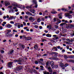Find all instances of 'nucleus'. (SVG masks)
I'll list each match as a JSON object with an SVG mask.
<instances>
[{"label": "nucleus", "instance_id": "f257e3e1", "mask_svg": "<svg viewBox=\"0 0 74 74\" xmlns=\"http://www.w3.org/2000/svg\"><path fill=\"white\" fill-rule=\"evenodd\" d=\"M66 28H71V27H74V25L71 24H68L65 25Z\"/></svg>", "mask_w": 74, "mask_h": 74}, {"label": "nucleus", "instance_id": "f03ea898", "mask_svg": "<svg viewBox=\"0 0 74 74\" xmlns=\"http://www.w3.org/2000/svg\"><path fill=\"white\" fill-rule=\"evenodd\" d=\"M53 37H54L53 38V40H58V39H59V37L57 36V35H53Z\"/></svg>", "mask_w": 74, "mask_h": 74}, {"label": "nucleus", "instance_id": "7ed1b4c3", "mask_svg": "<svg viewBox=\"0 0 74 74\" xmlns=\"http://www.w3.org/2000/svg\"><path fill=\"white\" fill-rule=\"evenodd\" d=\"M13 63L12 62H10L8 63L7 66L8 67H11L12 66V64Z\"/></svg>", "mask_w": 74, "mask_h": 74}, {"label": "nucleus", "instance_id": "20e7f679", "mask_svg": "<svg viewBox=\"0 0 74 74\" xmlns=\"http://www.w3.org/2000/svg\"><path fill=\"white\" fill-rule=\"evenodd\" d=\"M22 61V59L20 58V60H14V62H21Z\"/></svg>", "mask_w": 74, "mask_h": 74}, {"label": "nucleus", "instance_id": "39448f33", "mask_svg": "<svg viewBox=\"0 0 74 74\" xmlns=\"http://www.w3.org/2000/svg\"><path fill=\"white\" fill-rule=\"evenodd\" d=\"M18 45L20 47H21V48H22V49H24L25 48V46L23 45V44L20 43Z\"/></svg>", "mask_w": 74, "mask_h": 74}, {"label": "nucleus", "instance_id": "423d86ee", "mask_svg": "<svg viewBox=\"0 0 74 74\" xmlns=\"http://www.w3.org/2000/svg\"><path fill=\"white\" fill-rule=\"evenodd\" d=\"M33 3L35 4V8H37V6H38V5H37V1L36 0H33Z\"/></svg>", "mask_w": 74, "mask_h": 74}, {"label": "nucleus", "instance_id": "0eeeda50", "mask_svg": "<svg viewBox=\"0 0 74 74\" xmlns=\"http://www.w3.org/2000/svg\"><path fill=\"white\" fill-rule=\"evenodd\" d=\"M23 68L22 66H19L18 67L16 68V70H17L18 71H19V70H21Z\"/></svg>", "mask_w": 74, "mask_h": 74}, {"label": "nucleus", "instance_id": "6e6552de", "mask_svg": "<svg viewBox=\"0 0 74 74\" xmlns=\"http://www.w3.org/2000/svg\"><path fill=\"white\" fill-rule=\"evenodd\" d=\"M5 6H8L9 5H10V3L8 1H5Z\"/></svg>", "mask_w": 74, "mask_h": 74}, {"label": "nucleus", "instance_id": "1a4fd4ad", "mask_svg": "<svg viewBox=\"0 0 74 74\" xmlns=\"http://www.w3.org/2000/svg\"><path fill=\"white\" fill-rule=\"evenodd\" d=\"M49 59H52V60H58V59L56 57L50 58H49Z\"/></svg>", "mask_w": 74, "mask_h": 74}, {"label": "nucleus", "instance_id": "9d476101", "mask_svg": "<svg viewBox=\"0 0 74 74\" xmlns=\"http://www.w3.org/2000/svg\"><path fill=\"white\" fill-rule=\"evenodd\" d=\"M29 21H33V22L35 19H34V17H31L29 18Z\"/></svg>", "mask_w": 74, "mask_h": 74}, {"label": "nucleus", "instance_id": "9b49d317", "mask_svg": "<svg viewBox=\"0 0 74 74\" xmlns=\"http://www.w3.org/2000/svg\"><path fill=\"white\" fill-rule=\"evenodd\" d=\"M32 71L34 72V73H35V74H38V73H37V71L36 70V69H32Z\"/></svg>", "mask_w": 74, "mask_h": 74}, {"label": "nucleus", "instance_id": "f8f14e48", "mask_svg": "<svg viewBox=\"0 0 74 74\" xmlns=\"http://www.w3.org/2000/svg\"><path fill=\"white\" fill-rule=\"evenodd\" d=\"M50 65L49 64V62H47L46 63V67L47 68H48V67H49Z\"/></svg>", "mask_w": 74, "mask_h": 74}, {"label": "nucleus", "instance_id": "ddd939ff", "mask_svg": "<svg viewBox=\"0 0 74 74\" xmlns=\"http://www.w3.org/2000/svg\"><path fill=\"white\" fill-rule=\"evenodd\" d=\"M67 25V24L64 23H63L60 24V26H63L64 25V26H66Z\"/></svg>", "mask_w": 74, "mask_h": 74}, {"label": "nucleus", "instance_id": "4468645a", "mask_svg": "<svg viewBox=\"0 0 74 74\" xmlns=\"http://www.w3.org/2000/svg\"><path fill=\"white\" fill-rule=\"evenodd\" d=\"M52 50H55L56 51H58V49L55 47H54L52 48Z\"/></svg>", "mask_w": 74, "mask_h": 74}, {"label": "nucleus", "instance_id": "2eb2a0df", "mask_svg": "<svg viewBox=\"0 0 74 74\" xmlns=\"http://www.w3.org/2000/svg\"><path fill=\"white\" fill-rule=\"evenodd\" d=\"M44 74H49V72H47V71H45L43 72Z\"/></svg>", "mask_w": 74, "mask_h": 74}, {"label": "nucleus", "instance_id": "dca6fc26", "mask_svg": "<svg viewBox=\"0 0 74 74\" xmlns=\"http://www.w3.org/2000/svg\"><path fill=\"white\" fill-rule=\"evenodd\" d=\"M48 69L49 70V72H50L51 73L52 72V70H51V67H49L48 68Z\"/></svg>", "mask_w": 74, "mask_h": 74}, {"label": "nucleus", "instance_id": "f3484780", "mask_svg": "<svg viewBox=\"0 0 74 74\" xmlns=\"http://www.w3.org/2000/svg\"><path fill=\"white\" fill-rule=\"evenodd\" d=\"M62 22V21L61 20H59L58 22H57V23H56V24L57 25H59V23H61V22Z\"/></svg>", "mask_w": 74, "mask_h": 74}, {"label": "nucleus", "instance_id": "a211bd4d", "mask_svg": "<svg viewBox=\"0 0 74 74\" xmlns=\"http://www.w3.org/2000/svg\"><path fill=\"white\" fill-rule=\"evenodd\" d=\"M26 14H27V15H32V14L29 12H26Z\"/></svg>", "mask_w": 74, "mask_h": 74}, {"label": "nucleus", "instance_id": "6ab92c4d", "mask_svg": "<svg viewBox=\"0 0 74 74\" xmlns=\"http://www.w3.org/2000/svg\"><path fill=\"white\" fill-rule=\"evenodd\" d=\"M46 36L47 37H51V36H52V35L50 34H47L46 35Z\"/></svg>", "mask_w": 74, "mask_h": 74}, {"label": "nucleus", "instance_id": "aec40b11", "mask_svg": "<svg viewBox=\"0 0 74 74\" xmlns=\"http://www.w3.org/2000/svg\"><path fill=\"white\" fill-rule=\"evenodd\" d=\"M68 58H70V59H74V56H69Z\"/></svg>", "mask_w": 74, "mask_h": 74}, {"label": "nucleus", "instance_id": "412c9836", "mask_svg": "<svg viewBox=\"0 0 74 74\" xmlns=\"http://www.w3.org/2000/svg\"><path fill=\"white\" fill-rule=\"evenodd\" d=\"M26 39H27V40H32V37H27Z\"/></svg>", "mask_w": 74, "mask_h": 74}, {"label": "nucleus", "instance_id": "4be33fe9", "mask_svg": "<svg viewBox=\"0 0 74 74\" xmlns=\"http://www.w3.org/2000/svg\"><path fill=\"white\" fill-rule=\"evenodd\" d=\"M61 10L62 11H67V9H65L64 8H62Z\"/></svg>", "mask_w": 74, "mask_h": 74}, {"label": "nucleus", "instance_id": "5701e85b", "mask_svg": "<svg viewBox=\"0 0 74 74\" xmlns=\"http://www.w3.org/2000/svg\"><path fill=\"white\" fill-rule=\"evenodd\" d=\"M7 27H8V28H11V25L10 24L8 25L7 26Z\"/></svg>", "mask_w": 74, "mask_h": 74}, {"label": "nucleus", "instance_id": "b1692460", "mask_svg": "<svg viewBox=\"0 0 74 74\" xmlns=\"http://www.w3.org/2000/svg\"><path fill=\"white\" fill-rule=\"evenodd\" d=\"M12 5L14 7H17L18 6V5L16 3H13Z\"/></svg>", "mask_w": 74, "mask_h": 74}, {"label": "nucleus", "instance_id": "393cba45", "mask_svg": "<svg viewBox=\"0 0 74 74\" xmlns=\"http://www.w3.org/2000/svg\"><path fill=\"white\" fill-rule=\"evenodd\" d=\"M59 65L61 67L64 66V64L63 63H60L59 64Z\"/></svg>", "mask_w": 74, "mask_h": 74}, {"label": "nucleus", "instance_id": "a878e982", "mask_svg": "<svg viewBox=\"0 0 74 74\" xmlns=\"http://www.w3.org/2000/svg\"><path fill=\"white\" fill-rule=\"evenodd\" d=\"M32 5H31V6H26V8H32Z\"/></svg>", "mask_w": 74, "mask_h": 74}, {"label": "nucleus", "instance_id": "bb28decb", "mask_svg": "<svg viewBox=\"0 0 74 74\" xmlns=\"http://www.w3.org/2000/svg\"><path fill=\"white\" fill-rule=\"evenodd\" d=\"M50 64L51 65L54 64V62L53 61H51L50 62Z\"/></svg>", "mask_w": 74, "mask_h": 74}, {"label": "nucleus", "instance_id": "cd10ccee", "mask_svg": "<svg viewBox=\"0 0 74 74\" xmlns=\"http://www.w3.org/2000/svg\"><path fill=\"white\" fill-rule=\"evenodd\" d=\"M51 14H57V12H56V11H54V12H51Z\"/></svg>", "mask_w": 74, "mask_h": 74}, {"label": "nucleus", "instance_id": "c85d7f7f", "mask_svg": "<svg viewBox=\"0 0 74 74\" xmlns=\"http://www.w3.org/2000/svg\"><path fill=\"white\" fill-rule=\"evenodd\" d=\"M34 48L35 49H38V46H37V45H35Z\"/></svg>", "mask_w": 74, "mask_h": 74}, {"label": "nucleus", "instance_id": "c756f323", "mask_svg": "<svg viewBox=\"0 0 74 74\" xmlns=\"http://www.w3.org/2000/svg\"><path fill=\"white\" fill-rule=\"evenodd\" d=\"M32 70H33V69H32V70L29 69V73H30L31 74H32V73H33V72L32 71Z\"/></svg>", "mask_w": 74, "mask_h": 74}, {"label": "nucleus", "instance_id": "7c9ffc66", "mask_svg": "<svg viewBox=\"0 0 74 74\" xmlns=\"http://www.w3.org/2000/svg\"><path fill=\"white\" fill-rule=\"evenodd\" d=\"M54 27H55V28H56V29H58V28L59 27V26L57 25H54Z\"/></svg>", "mask_w": 74, "mask_h": 74}, {"label": "nucleus", "instance_id": "2f4dec72", "mask_svg": "<svg viewBox=\"0 0 74 74\" xmlns=\"http://www.w3.org/2000/svg\"><path fill=\"white\" fill-rule=\"evenodd\" d=\"M70 62H72V63H74V60H69Z\"/></svg>", "mask_w": 74, "mask_h": 74}, {"label": "nucleus", "instance_id": "473e14b6", "mask_svg": "<svg viewBox=\"0 0 74 74\" xmlns=\"http://www.w3.org/2000/svg\"><path fill=\"white\" fill-rule=\"evenodd\" d=\"M41 21V18H39L37 20V21L38 22H40Z\"/></svg>", "mask_w": 74, "mask_h": 74}, {"label": "nucleus", "instance_id": "72a5a7b5", "mask_svg": "<svg viewBox=\"0 0 74 74\" xmlns=\"http://www.w3.org/2000/svg\"><path fill=\"white\" fill-rule=\"evenodd\" d=\"M43 62V59L42 58H41L40 59V61L39 62H40L41 63V62Z\"/></svg>", "mask_w": 74, "mask_h": 74}, {"label": "nucleus", "instance_id": "f704fd0d", "mask_svg": "<svg viewBox=\"0 0 74 74\" xmlns=\"http://www.w3.org/2000/svg\"><path fill=\"white\" fill-rule=\"evenodd\" d=\"M23 37L24 38H25V39H27V37H26V35H23Z\"/></svg>", "mask_w": 74, "mask_h": 74}, {"label": "nucleus", "instance_id": "c9c22d12", "mask_svg": "<svg viewBox=\"0 0 74 74\" xmlns=\"http://www.w3.org/2000/svg\"><path fill=\"white\" fill-rule=\"evenodd\" d=\"M69 14H70L68 13L65 14L66 16H69Z\"/></svg>", "mask_w": 74, "mask_h": 74}, {"label": "nucleus", "instance_id": "e433bc0d", "mask_svg": "<svg viewBox=\"0 0 74 74\" xmlns=\"http://www.w3.org/2000/svg\"><path fill=\"white\" fill-rule=\"evenodd\" d=\"M68 17L69 19H71V18H72V16L71 15H69Z\"/></svg>", "mask_w": 74, "mask_h": 74}, {"label": "nucleus", "instance_id": "4c0bfd02", "mask_svg": "<svg viewBox=\"0 0 74 74\" xmlns=\"http://www.w3.org/2000/svg\"><path fill=\"white\" fill-rule=\"evenodd\" d=\"M13 36V34H8V36H10V37H12Z\"/></svg>", "mask_w": 74, "mask_h": 74}, {"label": "nucleus", "instance_id": "58836bf2", "mask_svg": "<svg viewBox=\"0 0 74 74\" xmlns=\"http://www.w3.org/2000/svg\"><path fill=\"white\" fill-rule=\"evenodd\" d=\"M28 16H27V15H25L24 17V18L25 19H27L28 18Z\"/></svg>", "mask_w": 74, "mask_h": 74}, {"label": "nucleus", "instance_id": "ea45409f", "mask_svg": "<svg viewBox=\"0 0 74 74\" xmlns=\"http://www.w3.org/2000/svg\"><path fill=\"white\" fill-rule=\"evenodd\" d=\"M58 56H59L60 57H63V55L62 54H59Z\"/></svg>", "mask_w": 74, "mask_h": 74}, {"label": "nucleus", "instance_id": "a19ab883", "mask_svg": "<svg viewBox=\"0 0 74 74\" xmlns=\"http://www.w3.org/2000/svg\"><path fill=\"white\" fill-rule=\"evenodd\" d=\"M51 67H52V68L53 69L54 68H55V65L54 64L53 65H51Z\"/></svg>", "mask_w": 74, "mask_h": 74}, {"label": "nucleus", "instance_id": "79ce46f5", "mask_svg": "<svg viewBox=\"0 0 74 74\" xmlns=\"http://www.w3.org/2000/svg\"><path fill=\"white\" fill-rule=\"evenodd\" d=\"M69 66V64H66L64 65V66L65 67H66L67 66Z\"/></svg>", "mask_w": 74, "mask_h": 74}, {"label": "nucleus", "instance_id": "37998d69", "mask_svg": "<svg viewBox=\"0 0 74 74\" xmlns=\"http://www.w3.org/2000/svg\"><path fill=\"white\" fill-rule=\"evenodd\" d=\"M23 24L24 26H26V23L25 22H23Z\"/></svg>", "mask_w": 74, "mask_h": 74}, {"label": "nucleus", "instance_id": "c03bdc74", "mask_svg": "<svg viewBox=\"0 0 74 74\" xmlns=\"http://www.w3.org/2000/svg\"><path fill=\"white\" fill-rule=\"evenodd\" d=\"M68 57H67V56L65 55L64 56V59H68Z\"/></svg>", "mask_w": 74, "mask_h": 74}, {"label": "nucleus", "instance_id": "a18cd8bd", "mask_svg": "<svg viewBox=\"0 0 74 74\" xmlns=\"http://www.w3.org/2000/svg\"><path fill=\"white\" fill-rule=\"evenodd\" d=\"M14 18V16H12L11 17H9V19H12Z\"/></svg>", "mask_w": 74, "mask_h": 74}, {"label": "nucleus", "instance_id": "49530a36", "mask_svg": "<svg viewBox=\"0 0 74 74\" xmlns=\"http://www.w3.org/2000/svg\"><path fill=\"white\" fill-rule=\"evenodd\" d=\"M1 53H4V50H1Z\"/></svg>", "mask_w": 74, "mask_h": 74}, {"label": "nucleus", "instance_id": "de8ad7c7", "mask_svg": "<svg viewBox=\"0 0 74 74\" xmlns=\"http://www.w3.org/2000/svg\"><path fill=\"white\" fill-rule=\"evenodd\" d=\"M30 11L32 13L34 11H35V10H32V9H31L30 10Z\"/></svg>", "mask_w": 74, "mask_h": 74}, {"label": "nucleus", "instance_id": "09e8293b", "mask_svg": "<svg viewBox=\"0 0 74 74\" xmlns=\"http://www.w3.org/2000/svg\"><path fill=\"white\" fill-rule=\"evenodd\" d=\"M11 11L12 12V13H14V10H13V9H11Z\"/></svg>", "mask_w": 74, "mask_h": 74}, {"label": "nucleus", "instance_id": "8fccbe9b", "mask_svg": "<svg viewBox=\"0 0 74 74\" xmlns=\"http://www.w3.org/2000/svg\"><path fill=\"white\" fill-rule=\"evenodd\" d=\"M10 23L11 24H14V22L12 21H10Z\"/></svg>", "mask_w": 74, "mask_h": 74}, {"label": "nucleus", "instance_id": "3c124183", "mask_svg": "<svg viewBox=\"0 0 74 74\" xmlns=\"http://www.w3.org/2000/svg\"><path fill=\"white\" fill-rule=\"evenodd\" d=\"M56 21V18L55 17L54 18V21H53V22H55Z\"/></svg>", "mask_w": 74, "mask_h": 74}, {"label": "nucleus", "instance_id": "603ef678", "mask_svg": "<svg viewBox=\"0 0 74 74\" xmlns=\"http://www.w3.org/2000/svg\"><path fill=\"white\" fill-rule=\"evenodd\" d=\"M8 32V33H10V32H11V29L9 30H7Z\"/></svg>", "mask_w": 74, "mask_h": 74}, {"label": "nucleus", "instance_id": "864d4df0", "mask_svg": "<svg viewBox=\"0 0 74 74\" xmlns=\"http://www.w3.org/2000/svg\"><path fill=\"white\" fill-rule=\"evenodd\" d=\"M44 41H47V40H45L44 39H42V42H44Z\"/></svg>", "mask_w": 74, "mask_h": 74}, {"label": "nucleus", "instance_id": "5fc2aeb1", "mask_svg": "<svg viewBox=\"0 0 74 74\" xmlns=\"http://www.w3.org/2000/svg\"><path fill=\"white\" fill-rule=\"evenodd\" d=\"M61 69H62L63 70H64L65 69V67L64 66H63L61 67Z\"/></svg>", "mask_w": 74, "mask_h": 74}, {"label": "nucleus", "instance_id": "6e6d98bb", "mask_svg": "<svg viewBox=\"0 0 74 74\" xmlns=\"http://www.w3.org/2000/svg\"><path fill=\"white\" fill-rule=\"evenodd\" d=\"M8 33H9L8 32H7L5 34V35L6 36H8Z\"/></svg>", "mask_w": 74, "mask_h": 74}, {"label": "nucleus", "instance_id": "4d7b16f0", "mask_svg": "<svg viewBox=\"0 0 74 74\" xmlns=\"http://www.w3.org/2000/svg\"><path fill=\"white\" fill-rule=\"evenodd\" d=\"M3 29V27L1 26H0V30H2Z\"/></svg>", "mask_w": 74, "mask_h": 74}, {"label": "nucleus", "instance_id": "13d9d810", "mask_svg": "<svg viewBox=\"0 0 74 74\" xmlns=\"http://www.w3.org/2000/svg\"><path fill=\"white\" fill-rule=\"evenodd\" d=\"M64 52H65V50L64 49H63L62 50V53H63Z\"/></svg>", "mask_w": 74, "mask_h": 74}, {"label": "nucleus", "instance_id": "bf43d9fd", "mask_svg": "<svg viewBox=\"0 0 74 74\" xmlns=\"http://www.w3.org/2000/svg\"><path fill=\"white\" fill-rule=\"evenodd\" d=\"M13 32H15L16 33H17V31H16L15 29H13Z\"/></svg>", "mask_w": 74, "mask_h": 74}, {"label": "nucleus", "instance_id": "052dcab7", "mask_svg": "<svg viewBox=\"0 0 74 74\" xmlns=\"http://www.w3.org/2000/svg\"><path fill=\"white\" fill-rule=\"evenodd\" d=\"M66 48L67 49H69V46L68 45L66 46Z\"/></svg>", "mask_w": 74, "mask_h": 74}, {"label": "nucleus", "instance_id": "680f3d73", "mask_svg": "<svg viewBox=\"0 0 74 74\" xmlns=\"http://www.w3.org/2000/svg\"><path fill=\"white\" fill-rule=\"evenodd\" d=\"M35 63L36 64H37L38 63V62L37 61H35Z\"/></svg>", "mask_w": 74, "mask_h": 74}, {"label": "nucleus", "instance_id": "e2e57ef3", "mask_svg": "<svg viewBox=\"0 0 74 74\" xmlns=\"http://www.w3.org/2000/svg\"><path fill=\"white\" fill-rule=\"evenodd\" d=\"M14 52V50H12L10 51V54H12V53H13V52Z\"/></svg>", "mask_w": 74, "mask_h": 74}, {"label": "nucleus", "instance_id": "0e129e2a", "mask_svg": "<svg viewBox=\"0 0 74 74\" xmlns=\"http://www.w3.org/2000/svg\"><path fill=\"white\" fill-rule=\"evenodd\" d=\"M18 29H20L21 28V25H19L18 26Z\"/></svg>", "mask_w": 74, "mask_h": 74}, {"label": "nucleus", "instance_id": "69168bd1", "mask_svg": "<svg viewBox=\"0 0 74 74\" xmlns=\"http://www.w3.org/2000/svg\"><path fill=\"white\" fill-rule=\"evenodd\" d=\"M34 27L35 28H36V29H37V28H38V26L37 25H35L34 26Z\"/></svg>", "mask_w": 74, "mask_h": 74}, {"label": "nucleus", "instance_id": "338daca9", "mask_svg": "<svg viewBox=\"0 0 74 74\" xmlns=\"http://www.w3.org/2000/svg\"><path fill=\"white\" fill-rule=\"evenodd\" d=\"M66 40L69 41V42H70V40L69 39H66Z\"/></svg>", "mask_w": 74, "mask_h": 74}, {"label": "nucleus", "instance_id": "774afa93", "mask_svg": "<svg viewBox=\"0 0 74 74\" xmlns=\"http://www.w3.org/2000/svg\"><path fill=\"white\" fill-rule=\"evenodd\" d=\"M60 46H59L57 47V48L58 49H60Z\"/></svg>", "mask_w": 74, "mask_h": 74}]
</instances>
